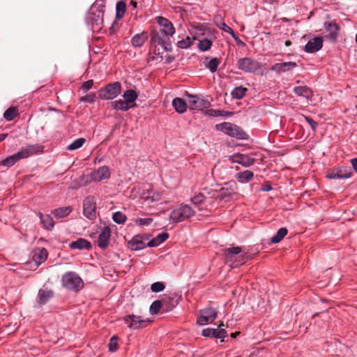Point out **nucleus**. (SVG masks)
Listing matches in <instances>:
<instances>
[{"label":"nucleus","instance_id":"obj_1","mask_svg":"<svg viewBox=\"0 0 357 357\" xmlns=\"http://www.w3.org/2000/svg\"><path fill=\"white\" fill-rule=\"evenodd\" d=\"M155 20L160 25V29L152 34L151 43L153 45H160L165 50L169 51L172 49L170 38L176 32L175 28L165 17H157Z\"/></svg>","mask_w":357,"mask_h":357},{"label":"nucleus","instance_id":"obj_2","mask_svg":"<svg viewBox=\"0 0 357 357\" xmlns=\"http://www.w3.org/2000/svg\"><path fill=\"white\" fill-rule=\"evenodd\" d=\"M43 151V146L38 144H29L22 147L16 153L10 155L6 159L3 160L1 162V165L7 167H10L21 159L26 158L34 154L42 153Z\"/></svg>","mask_w":357,"mask_h":357},{"label":"nucleus","instance_id":"obj_3","mask_svg":"<svg viewBox=\"0 0 357 357\" xmlns=\"http://www.w3.org/2000/svg\"><path fill=\"white\" fill-rule=\"evenodd\" d=\"M224 259L231 268H237L244 264L248 259L247 252L240 246H233L224 250Z\"/></svg>","mask_w":357,"mask_h":357},{"label":"nucleus","instance_id":"obj_4","mask_svg":"<svg viewBox=\"0 0 357 357\" xmlns=\"http://www.w3.org/2000/svg\"><path fill=\"white\" fill-rule=\"evenodd\" d=\"M215 129L237 139L247 140L249 138L248 135L241 128L230 122L216 124Z\"/></svg>","mask_w":357,"mask_h":357},{"label":"nucleus","instance_id":"obj_5","mask_svg":"<svg viewBox=\"0 0 357 357\" xmlns=\"http://www.w3.org/2000/svg\"><path fill=\"white\" fill-rule=\"evenodd\" d=\"M195 215L194 209L188 204H181L172 211L169 221L172 223L183 222Z\"/></svg>","mask_w":357,"mask_h":357},{"label":"nucleus","instance_id":"obj_6","mask_svg":"<svg viewBox=\"0 0 357 357\" xmlns=\"http://www.w3.org/2000/svg\"><path fill=\"white\" fill-rule=\"evenodd\" d=\"M63 286L68 290L77 292L84 287L82 278L74 272H68L62 277Z\"/></svg>","mask_w":357,"mask_h":357},{"label":"nucleus","instance_id":"obj_7","mask_svg":"<svg viewBox=\"0 0 357 357\" xmlns=\"http://www.w3.org/2000/svg\"><path fill=\"white\" fill-rule=\"evenodd\" d=\"M121 84L119 82H114L107 84L104 89H101L98 96L102 100H112L121 93Z\"/></svg>","mask_w":357,"mask_h":357},{"label":"nucleus","instance_id":"obj_8","mask_svg":"<svg viewBox=\"0 0 357 357\" xmlns=\"http://www.w3.org/2000/svg\"><path fill=\"white\" fill-rule=\"evenodd\" d=\"M86 22L87 24L91 26L93 32L100 31L102 27L103 15H101L100 13H98L89 10L86 18Z\"/></svg>","mask_w":357,"mask_h":357},{"label":"nucleus","instance_id":"obj_9","mask_svg":"<svg viewBox=\"0 0 357 357\" xmlns=\"http://www.w3.org/2000/svg\"><path fill=\"white\" fill-rule=\"evenodd\" d=\"M217 317V312L214 308L207 307L200 311L197 323L200 326L211 324Z\"/></svg>","mask_w":357,"mask_h":357},{"label":"nucleus","instance_id":"obj_10","mask_svg":"<svg viewBox=\"0 0 357 357\" xmlns=\"http://www.w3.org/2000/svg\"><path fill=\"white\" fill-rule=\"evenodd\" d=\"M83 214L89 220L96 218V202L93 197H87L83 202Z\"/></svg>","mask_w":357,"mask_h":357},{"label":"nucleus","instance_id":"obj_11","mask_svg":"<svg viewBox=\"0 0 357 357\" xmlns=\"http://www.w3.org/2000/svg\"><path fill=\"white\" fill-rule=\"evenodd\" d=\"M123 320L128 327L132 330H137L144 327L148 321L135 314L125 316Z\"/></svg>","mask_w":357,"mask_h":357},{"label":"nucleus","instance_id":"obj_12","mask_svg":"<svg viewBox=\"0 0 357 357\" xmlns=\"http://www.w3.org/2000/svg\"><path fill=\"white\" fill-rule=\"evenodd\" d=\"M259 63L248 57L241 58L238 60V69L245 73H254L259 68Z\"/></svg>","mask_w":357,"mask_h":357},{"label":"nucleus","instance_id":"obj_13","mask_svg":"<svg viewBox=\"0 0 357 357\" xmlns=\"http://www.w3.org/2000/svg\"><path fill=\"white\" fill-rule=\"evenodd\" d=\"M188 105L191 109H204L210 106L208 100L199 98L196 95L188 94Z\"/></svg>","mask_w":357,"mask_h":357},{"label":"nucleus","instance_id":"obj_14","mask_svg":"<svg viewBox=\"0 0 357 357\" xmlns=\"http://www.w3.org/2000/svg\"><path fill=\"white\" fill-rule=\"evenodd\" d=\"M222 326H224V324H221L218 328H204L202 330V335L206 337L223 339L227 336V333L224 328H220Z\"/></svg>","mask_w":357,"mask_h":357},{"label":"nucleus","instance_id":"obj_15","mask_svg":"<svg viewBox=\"0 0 357 357\" xmlns=\"http://www.w3.org/2000/svg\"><path fill=\"white\" fill-rule=\"evenodd\" d=\"M352 172L350 169L347 167H341L337 170H333L328 174L326 177L328 179H347L351 176Z\"/></svg>","mask_w":357,"mask_h":357},{"label":"nucleus","instance_id":"obj_16","mask_svg":"<svg viewBox=\"0 0 357 357\" xmlns=\"http://www.w3.org/2000/svg\"><path fill=\"white\" fill-rule=\"evenodd\" d=\"M324 27L328 32V34L325 37L331 42H335L337 40L338 31L340 29L339 26L335 22H325Z\"/></svg>","mask_w":357,"mask_h":357},{"label":"nucleus","instance_id":"obj_17","mask_svg":"<svg viewBox=\"0 0 357 357\" xmlns=\"http://www.w3.org/2000/svg\"><path fill=\"white\" fill-rule=\"evenodd\" d=\"M323 47L321 38L316 36L310 39L305 46L304 50L307 53H315L319 51Z\"/></svg>","mask_w":357,"mask_h":357},{"label":"nucleus","instance_id":"obj_18","mask_svg":"<svg viewBox=\"0 0 357 357\" xmlns=\"http://www.w3.org/2000/svg\"><path fill=\"white\" fill-rule=\"evenodd\" d=\"M111 236V229L109 227H104L98 236V246L101 249H105L108 246Z\"/></svg>","mask_w":357,"mask_h":357},{"label":"nucleus","instance_id":"obj_19","mask_svg":"<svg viewBox=\"0 0 357 357\" xmlns=\"http://www.w3.org/2000/svg\"><path fill=\"white\" fill-rule=\"evenodd\" d=\"M296 66V63L294 61L276 63L271 66V70L276 73H281L292 70Z\"/></svg>","mask_w":357,"mask_h":357},{"label":"nucleus","instance_id":"obj_20","mask_svg":"<svg viewBox=\"0 0 357 357\" xmlns=\"http://www.w3.org/2000/svg\"><path fill=\"white\" fill-rule=\"evenodd\" d=\"M110 169L106 166H102L91 173V178L93 181H100L110 177Z\"/></svg>","mask_w":357,"mask_h":357},{"label":"nucleus","instance_id":"obj_21","mask_svg":"<svg viewBox=\"0 0 357 357\" xmlns=\"http://www.w3.org/2000/svg\"><path fill=\"white\" fill-rule=\"evenodd\" d=\"M232 162L240 164L245 167H248L255 163V159L248 155L238 153L232 156Z\"/></svg>","mask_w":357,"mask_h":357},{"label":"nucleus","instance_id":"obj_22","mask_svg":"<svg viewBox=\"0 0 357 357\" xmlns=\"http://www.w3.org/2000/svg\"><path fill=\"white\" fill-rule=\"evenodd\" d=\"M52 291L48 289L47 288H43L39 289L36 297V304L38 306H42L46 304L49 299L52 297Z\"/></svg>","mask_w":357,"mask_h":357},{"label":"nucleus","instance_id":"obj_23","mask_svg":"<svg viewBox=\"0 0 357 357\" xmlns=\"http://www.w3.org/2000/svg\"><path fill=\"white\" fill-rule=\"evenodd\" d=\"M129 245L132 250H140L148 247L146 240L141 236H134L129 241Z\"/></svg>","mask_w":357,"mask_h":357},{"label":"nucleus","instance_id":"obj_24","mask_svg":"<svg viewBox=\"0 0 357 357\" xmlns=\"http://www.w3.org/2000/svg\"><path fill=\"white\" fill-rule=\"evenodd\" d=\"M169 238V234L162 232L158 234L155 238L147 242L149 248L157 247L165 242Z\"/></svg>","mask_w":357,"mask_h":357},{"label":"nucleus","instance_id":"obj_25","mask_svg":"<svg viewBox=\"0 0 357 357\" xmlns=\"http://www.w3.org/2000/svg\"><path fill=\"white\" fill-rule=\"evenodd\" d=\"M47 256L48 252L47 250L42 248L35 251L33 256V259L36 264L40 265L47 259Z\"/></svg>","mask_w":357,"mask_h":357},{"label":"nucleus","instance_id":"obj_26","mask_svg":"<svg viewBox=\"0 0 357 357\" xmlns=\"http://www.w3.org/2000/svg\"><path fill=\"white\" fill-rule=\"evenodd\" d=\"M69 247L71 249L89 250L91 248V243L84 238H79L77 241H73L70 243Z\"/></svg>","mask_w":357,"mask_h":357},{"label":"nucleus","instance_id":"obj_27","mask_svg":"<svg viewBox=\"0 0 357 357\" xmlns=\"http://www.w3.org/2000/svg\"><path fill=\"white\" fill-rule=\"evenodd\" d=\"M220 63V61L218 58L210 59L208 57H206L204 61V66L212 73H214L218 70Z\"/></svg>","mask_w":357,"mask_h":357},{"label":"nucleus","instance_id":"obj_28","mask_svg":"<svg viewBox=\"0 0 357 357\" xmlns=\"http://www.w3.org/2000/svg\"><path fill=\"white\" fill-rule=\"evenodd\" d=\"M172 106L175 111L179 114H183L186 112L187 104L181 98H175L172 100Z\"/></svg>","mask_w":357,"mask_h":357},{"label":"nucleus","instance_id":"obj_29","mask_svg":"<svg viewBox=\"0 0 357 357\" xmlns=\"http://www.w3.org/2000/svg\"><path fill=\"white\" fill-rule=\"evenodd\" d=\"M147 33L145 32L137 33L132 38L131 44L135 47H142L147 40Z\"/></svg>","mask_w":357,"mask_h":357},{"label":"nucleus","instance_id":"obj_30","mask_svg":"<svg viewBox=\"0 0 357 357\" xmlns=\"http://www.w3.org/2000/svg\"><path fill=\"white\" fill-rule=\"evenodd\" d=\"M38 215L44 228L47 230H52L54 226V222L52 216L49 214L43 215L41 213H39Z\"/></svg>","mask_w":357,"mask_h":357},{"label":"nucleus","instance_id":"obj_31","mask_svg":"<svg viewBox=\"0 0 357 357\" xmlns=\"http://www.w3.org/2000/svg\"><path fill=\"white\" fill-rule=\"evenodd\" d=\"M145 199L151 202H156L161 201L163 199V195L158 191H153L152 189H149L146 192Z\"/></svg>","mask_w":357,"mask_h":357},{"label":"nucleus","instance_id":"obj_32","mask_svg":"<svg viewBox=\"0 0 357 357\" xmlns=\"http://www.w3.org/2000/svg\"><path fill=\"white\" fill-rule=\"evenodd\" d=\"M254 177V174L249 170L238 172L236 174V178L242 183L249 182Z\"/></svg>","mask_w":357,"mask_h":357},{"label":"nucleus","instance_id":"obj_33","mask_svg":"<svg viewBox=\"0 0 357 357\" xmlns=\"http://www.w3.org/2000/svg\"><path fill=\"white\" fill-rule=\"evenodd\" d=\"M206 200V197L202 193H199L191 198V202L199 211L203 209V204Z\"/></svg>","mask_w":357,"mask_h":357},{"label":"nucleus","instance_id":"obj_34","mask_svg":"<svg viewBox=\"0 0 357 357\" xmlns=\"http://www.w3.org/2000/svg\"><path fill=\"white\" fill-rule=\"evenodd\" d=\"M71 211V207L64 206L54 209L52 213L55 218H63L67 217Z\"/></svg>","mask_w":357,"mask_h":357},{"label":"nucleus","instance_id":"obj_35","mask_svg":"<svg viewBox=\"0 0 357 357\" xmlns=\"http://www.w3.org/2000/svg\"><path fill=\"white\" fill-rule=\"evenodd\" d=\"M215 25L221 30L229 33L232 32V29L229 26L222 20L220 15H217L214 18Z\"/></svg>","mask_w":357,"mask_h":357},{"label":"nucleus","instance_id":"obj_36","mask_svg":"<svg viewBox=\"0 0 357 357\" xmlns=\"http://www.w3.org/2000/svg\"><path fill=\"white\" fill-rule=\"evenodd\" d=\"M112 107L116 110L127 111L130 106L124 100H117L111 102Z\"/></svg>","mask_w":357,"mask_h":357},{"label":"nucleus","instance_id":"obj_37","mask_svg":"<svg viewBox=\"0 0 357 357\" xmlns=\"http://www.w3.org/2000/svg\"><path fill=\"white\" fill-rule=\"evenodd\" d=\"M294 92L300 96L309 98L311 95V90L306 86H298L294 88Z\"/></svg>","mask_w":357,"mask_h":357},{"label":"nucleus","instance_id":"obj_38","mask_svg":"<svg viewBox=\"0 0 357 357\" xmlns=\"http://www.w3.org/2000/svg\"><path fill=\"white\" fill-rule=\"evenodd\" d=\"M248 89L242 86L235 87L231 92L233 98L241 99L245 95Z\"/></svg>","mask_w":357,"mask_h":357},{"label":"nucleus","instance_id":"obj_39","mask_svg":"<svg viewBox=\"0 0 357 357\" xmlns=\"http://www.w3.org/2000/svg\"><path fill=\"white\" fill-rule=\"evenodd\" d=\"M287 234V228L281 227L278 230L277 234L271 238V242L272 243H278L280 242Z\"/></svg>","mask_w":357,"mask_h":357},{"label":"nucleus","instance_id":"obj_40","mask_svg":"<svg viewBox=\"0 0 357 357\" xmlns=\"http://www.w3.org/2000/svg\"><path fill=\"white\" fill-rule=\"evenodd\" d=\"M126 5L123 1H118L116 4V18L121 19L125 14Z\"/></svg>","mask_w":357,"mask_h":357},{"label":"nucleus","instance_id":"obj_41","mask_svg":"<svg viewBox=\"0 0 357 357\" xmlns=\"http://www.w3.org/2000/svg\"><path fill=\"white\" fill-rule=\"evenodd\" d=\"M123 96L125 99L124 100L129 105L130 103L135 102L138 96L134 90L129 89L124 92Z\"/></svg>","mask_w":357,"mask_h":357},{"label":"nucleus","instance_id":"obj_42","mask_svg":"<svg viewBox=\"0 0 357 357\" xmlns=\"http://www.w3.org/2000/svg\"><path fill=\"white\" fill-rule=\"evenodd\" d=\"M85 142H86V139L84 138H82V137L78 138V139H75V141H73L71 144H70L67 146L66 149L68 151L77 150V149L81 148L84 145Z\"/></svg>","mask_w":357,"mask_h":357},{"label":"nucleus","instance_id":"obj_43","mask_svg":"<svg viewBox=\"0 0 357 357\" xmlns=\"http://www.w3.org/2000/svg\"><path fill=\"white\" fill-rule=\"evenodd\" d=\"M195 39V38H192L189 36H187L185 38L178 41L177 46L181 49H187L191 46Z\"/></svg>","mask_w":357,"mask_h":357},{"label":"nucleus","instance_id":"obj_44","mask_svg":"<svg viewBox=\"0 0 357 357\" xmlns=\"http://www.w3.org/2000/svg\"><path fill=\"white\" fill-rule=\"evenodd\" d=\"M212 44L213 43L211 40L204 38L203 40H199L198 43V48L202 52H206L211 49Z\"/></svg>","mask_w":357,"mask_h":357},{"label":"nucleus","instance_id":"obj_45","mask_svg":"<svg viewBox=\"0 0 357 357\" xmlns=\"http://www.w3.org/2000/svg\"><path fill=\"white\" fill-rule=\"evenodd\" d=\"M18 111L15 107H9L3 114V117L6 120L10 121L15 119V117L17 115Z\"/></svg>","mask_w":357,"mask_h":357},{"label":"nucleus","instance_id":"obj_46","mask_svg":"<svg viewBox=\"0 0 357 357\" xmlns=\"http://www.w3.org/2000/svg\"><path fill=\"white\" fill-rule=\"evenodd\" d=\"M112 219L114 222L120 225V224L124 223L126 222L127 218H126V215L123 214V213H121L120 211H116V212L114 213V214L112 215Z\"/></svg>","mask_w":357,"mask_h":357},{"label":"nucleus","instance_id":"obj_47","mask_svg":"<svg viewBox=\"0 0 357 357\" xmlns=\"http://www.w3.org/2000/svg\"><path fill=\"white\" fill-rule=\"evenodd\" d=\"M118 340L119 337L116 335H114L111 337L108 344L109 351L115 352L118 349Z\"/></svg>","mask_w":357,"mask_h":357},{"label":"nucleus","instance_id":"obj_48","mask_svg":"<svg viewBox=\"0 0 357 357\" xmlns=\"http://www.w3.org/2000/svg\"><path fill=\"white\" fill-rule=\"evenodd\" d=\"M162 307V301H160V300H157V301H153L151 306H150V312L151 314H157L160 308Z\"/></svg>","mask_w":357,"mask_h":357},{"label":"nucleus","instance_id":"obj_49","mask_svg":"<svg viewBox=\"0 0 357 357\" xmlns=\"http://www.w3.org/2000/svg\"><path fill=\"white\" fill-rule=\"evenodd\" d=\"M165 288V285L162 282H155L151 286V290L155 293L162 291Z\"/></svg>","mask_w":357,"mask_h":357},{"label":"nucleus","instance_id":"obj_50","mask_svg":"<svg viewBox=\"0 0 357 357\" xmlns=\"http://www.w3.org/2000/svg\"><path fill=\"white\" fill-rule=\"evenodd\" d=\"M90 10L100 13L101 15H104L105 12V5L103 3H99L98 2H95L90 8Z\"/></svg>","mask_w":357,"mask_h":357},{"label":"nucleus","instance_id":"obj_51","mask_svg":"<svg viewBox=\"0 0 357 357\" xmlns=\"http://www.w3.org/2000/svg\"><path fill=\"white\" fill-rule=\"evenodd\" d=\"M153 222V219L150 218H138L136 220L135 223L138 226L144 227L149 226Z\"/></svg>","mask_w":357,"mask_h":357},{"label":"nucleus","instance_id":"obj_52","mask_svg":"<svg viewBox=\"0 0 357 357\" xmlns=\"http://www.w3.org/2000/svg\"><path fill=\"white\" fill-rule=\"evenodd\" d=\"M96 94L95 93H90L85 96H83L81 98V101L82 102H86L89 103H93L95 102L96 99Z\"/></svg>","mask_w":357,"mask_h":357},{"label":"nucleus","instance_id":"obj_53","mask_svg":"<svg viewBox=\"0 0 357 357\" xmlns=\"http://www.w3.org/2000/svg\"><path fill=\"white\" fill-rule=\"evenodd\" d=\"M224 111L219 109H210L206 111V114L211 116H222Z\"/></svg>","mask_w":357,"mask_h":357},{"label":"nucleus","instance_id":"obj_54","mask_svg":"<svg viewBox=\"0 0 357 357\" xmlns=\"http://www.w3.org/2000/svg\"><path fill=\"white\" fill-rule=\"evenodd\" d=\"M304 118H305V121L307 122V123L310 125L312 130L313 131H315L318 123L309 116H304Z\"/></svg>","mask_w":357,"mask_h":357},{"label":"nucleus","instance_id":"obj_55","mask_svg":"<svg viewBox=\"0 0 357 357\" xmlns=\"http://www.w3.org/2000/svg\"><path fill=\"white\" fill-rule=\"evenodd\" d=\"M93 84V82L92 79L88 80L82 84V89L85 90L86 91L90 90Z\"/></svg>","mask_w":357,"mask_h":357},{"label":"nucleus","instance_id":"obj_56","mask_svg":"<svg viewBox=\"0 0 357 357\" xmlns=\"http://www.w3.org/2000/svg\"><path fill=\"white\" fill-rule=\"evenodd\" d=\"M229 34L232 36L236 43L239 45H244V43L240 39V38L235 33V32L232 30V32H230Z\"/></svg>","mask_w":357,"mask_h":357},{"label":"nucleus","instance_id":"obj_57","mask_svg":"<svg viewBox=\"0 0 357 357\" xmlns=\"http://www.w3.org/2000/svg\"><path fill=\"white\" fill-rule=\"evenodd\" d=\"M351 164L354 171L357 173V158L351 159Z\"/></svg>","mask_w":357,"mask_h":357},{"label":"nucleus","instance_id":"obj_58","mask_svg":"<svg viewBox=\"0 0 357 357\" xmlns=\"http://www.w3.org/2000/svg\"><path fill=\"white\" fill-rule=\"evenodd\" d=\"M272 190V187L270 184H266L261 188L263 192H268Z\"/></svg>","mask_w":357,"mask_h":357},{"label":"nucleus","instance_id":"obj_59","mask_svg":"<svg viewBox=\"0 0 357 357\" xmlns=\"http://www.w3.org/2000/svg\"><path fill=\"white\" fill-rule=\"evenodd\" d=\"M8 136V134H0V142L3 141L6 137Z\"/></svg>","mask_w":357,"mask_h":357},{"label":"nucleus","instance_id":"obj_60","mask_svg":"<svg viewBox=\"0 0 357 357\" xmlns=\"http://www.w3.org/2000/svg\"><path fill=\"white\" fill-rule=\"evenodd\" d=\"M239 333H240L239 332L232 333L231 334V337L232 338H236L239 335Z\"/></svg>","mask_w":357,"mask_h":357},{"label":"nucleus","instance_id":"obj_61","mask_svg":"<svg viewBox=\"0 0 357 357\" xmlns=\"http://www.w3.org/2000/svg\"><path fill=\"white\" fill-rule=\"evenodd\" d=\"M291 45V42L289 40L285 41V45L286 46H290Z\"/></svg>","mask_w":357,"mask_h":357},{"label":"nucleus","instance_id":"obj_62","mask_svg":"<svg viewBox=\"0 0 357 357\" xmlns=\"http://www.w3.org/2000/svg\"><path fill=\"white\" fill-rule=\"evenodd\" d=\"M267 2L270 3H274L277 0H266Z\"/></svg>","mask_w":357,"mask_h":357},{"label":"nucleus","instance_id":"obj_63","mask_svg":"<svg viewBox=\"0 0 357 357\" xmlns=\"http://www.w3.org/2000/svg\"><path fill=\"white\" fill-rule=\"evenodd\" d=\"M131 4H132V6H133L134 7H135V6H136V3H135V2L131 1Z\"/></svg>","mask_w":357,"mask_h":357},{"label":"nucleus","instance_id":"obj_64","mask_svg":"<svg viewBox=\"0 0 357 357\" xmlns=\"http://www.w3.org/2000/svg\"><path fill=\"white\" fill-rule=\"evenodd\" d=\"M355 40L357 43V33L356 34Z\"/></svg>","mask_w":357,"mask_h":357}]
</instances>
